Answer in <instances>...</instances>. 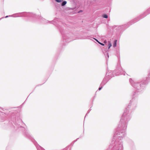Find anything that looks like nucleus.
Here are the masks:
<instances>
[{"label": "nucleus", "instance_id": "obj_6", "mask_svg": "<svg viewBox=\"0 0 150 150\" xmlns=\"http://www.w3.org/2000/svg\"><path fill=\"white\" fill-rule=\"evenodd\" d=\"M102 88V87H101L99 88V90H100L101 89V88Z\"/></svg>", "mask_w": 150, "mask_h": 150}, {"label": "nucleus", "instance_id": "obj_3", "mask_svg": "<svg viewBox=\"0 0 150 150\" xmlns=\"http://www.w3.org/2000/svg\"><path fill=\"white\" fill-rule=\"evenodd\" d=\"M67 4V1H63L62 4V6H63Z\"/></svg>", "mask_w": 150, "mask_h": 150}, {"label": "nucleus", "instance_id": "obj_7", "mask_svg": "<svg viewBox=\"0 0 150 150\" xmlns=\"http://www.w3.org/2000/svg\"><path fill=\"white\" fill-rule=\"evenodd\" d=\"M107 42V41L106 40H105L104 41V43H105Z\"/></svg>", "mask_w": 150, "mask_h": 150}, {"label": "nucleus", "instance_id": "obj_8", "mask_svg": "<svg viewBox=\"0 0 150 150\" xmlns=\"http://www.w3.org/2000/svg\"><path fill=\"white\" fill-rule=\"evenodd\" d=\"M95 40L98 42H99L97 40L95 39Z\"/></svg>", "mask_w": 150, "mask_h": 150}, {"label": "nucleus", "instance_id": "obj_4", "mask_svg": "<svg viewBox=\"0 0 150 150\" xmlns=\"http://www.w3.org/2000/svg\"><path fill=\"white\" fill-rule=\"evenodd\" d=\"M103 17L105 18H108V16L106 14H104L103 16Z\"/></svg>", "mask_w": 150, "mask_h": 150}, {"label": "nucleus", "instance_id": "obj_1", "mask_svg": "<svg viewBox=\"0 0 150 150\" xmlns=\"http://www.w3.org/2000/svg\"><path fill=\"white\" fill-rule=\"evenodd\" d=\"M108 49H109L110 48V47L112 46V44L111 42L110 41H108Z\"/></svg>", "mask_w": 150, "mask_h": 150}, {"label": "nucleus", "instance_id": "obj_5", "mask_svg": "<svg viewBox=\"0 0 150 150\" xmlns=\"http://www.w3.org/2000/svg\"><path fill=\"white\" fill-rule=\"evenodd\" d=\"M98 43L99 44H100V45H103V46H104V44H103V43H101V42H98Z\"/></svg>", "mask_w": 150, "mask_h": 150}, {"label": "nucleus", "instance_id": "obj_9", "mask_svg": "<svg viewBox=\"0 0 150 150\" xmlns=\"http://www.w3.org/2000/svg\"><path fill=\"white\" fill-rule=\"evenodd\" d=\"M8 17V16H6V18L7 17Z\"/></svg>", "mask_w": 150, "mask_h": 150}, {"label": "nucleus", "instance_id": "obj_2", "mask_svg": "<svg viewBox=\"0 0 150 150\" xmlns=\"http://www.w3.org/2000/svg\"><path fill=\"white\" fill-rule=\"evenodd\" d=\"M117 42V40H115L114 41V44H113V47H115L116 46Z\"/></svg>", "mask_w": 150, "mask_h": 150}]
</instances>
